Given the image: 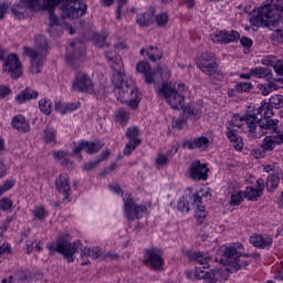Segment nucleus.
<instances>
[{
  "label": "nucleus",
  "instance_id": "nucleus-1",
  "mask_svg": "<svg viewBox=\"0 0 283 283\" xmlns=\"http://www.w3.org/2000/svg\"><path fill=\"white\" fill-rule=\"evenodd\" d=\"M106 59L113 70L112 83L115 85L117 101L126 103L127 105H130V107H138V103H140V94H138V90L135 85L129 84V82L125 80L123 57L114 54L112 51H107Z\"/></svg>",
  "mask_w": 283,
  "mask_h": 283
},
{
  "label": "nucleus",
  "instance_id": "nucleus-2",
  "mask_svg": "<svg viewBox=\"0 0 283 283\" xmlns=\"http://www.w3.org/2000/svg\"><path fill=\"white\" fill-rule=\"evenodd\" d=\"M217 255H220V262L223 266H229L228 271L231 273H238L240 269L249 266V261L244 258H260V253L247 254L244 253V245L242 243H231L230 245L217 251Z\"/></svg>",
  "mask_w": 283,
  "mask_h": 283
},
{
  "label": "nucleus",
  "instance_id": "nucleus-3",
  "mask_svg": "<svg viewBox=\"0 0 283 283\" xmlns=\"http://www.w3.org/2000/svg\"><path fill=\"white\" fill-rule=\"evenodd\" d=\"M283 17V1L268 0L258 10V13L250 17V25L253 28H271L280 22Z\"/></svg>",
  "mask_w": 283,
  "mask_h": 283
},
{
  "label": "nucleus",
  "instance_id": "nucleus-4",
  "mask_svg": "<svg viewBox=\"0 0 283 283\" xmlns=\"http://www.w3.org/2000/svg\"><path fill=\"white\" fill-rule=\"evenodd\" d=\"M248 125H250L249 138H262V136H266L269 134H276L280 132V120L263 117L258 118V116H249Z\"/></svg>",
  "mask_w": 283,
  "mask_h": 283
},
{
  "label": "nucleus",
  "instance_id": "nucleus-5",
  "mask_svg": "<svg viewBox=\"0 0 283 283\" xmlns=\"http://www.w3.org/2000/svg\"><path fill=\"white\" fill-rule=\"evenodd\" d=\"M22 54L30 59V73L41 74L43 61H45V56H48V39L43 35L38 36L36 48L24 46Z\"/></svg>",
  "mask_w": 283,
  "mask_h": 283
},
{
  "label": "nucleus",
  "instance_id": "nucleus-6",
  "mask_svg": "<svg viewBox=\"0 0 283 283\" xmlns=\"http://www.w3.org/2000/svg\"><path fill=\"white\" fill-rule=\"evenodd\" d=\"M188 90L185 84H171L164 82L158 90V96L164 98L172 109H180L185 105V96Z\"/></svg>",
  "mask_w": 283,
  "mask_h": 283
},
{
  "label": "nucleus",
  "instance_id": "nucleus-7",
  "mask_svg": "<svg viewBox=\"0 0 283 283\" xmlns=\"http://www.w3.org/2000/svg\"><path fill=\"white\" fill-rule=\"evenodd\" d=\"M44 3L48 8H54V6L62 3V19H78L87 12V6L81 0H44Z\"/></svg>",
  "mask_w": 283,
  "mask_h": 283
},
{
  "label": "nucleus",
  "instance_id": "nucleus-8",
  "mask_svg": "<svg viewBox=\"0 0 283 283\" xmlns=\"http://www.w3.org/2000/svg\"><path fill=\"white\" fill-rule=\"evenodd\" d=\"M81 247V241L70 242L67 240V234L65 237H59L55 243H51L48 245L50 253H60L67 260V262H74L75 253Z\"/></svg>",
  "mask_w": 283,
  "mask_h": 283
},
{
  "label": "nucleus",
  "instance_id": "nucleus-9",
  "mask_svg": "<svg viewBox=\"0 0 283 283\" xmlns=\"http://www.w3.org/2000/svg\"><path fill=\"white\" fill-rule=\"evenodd\" d=\"M124 199V216L127 218L128 222H134L147 213V207L143 205H137L132 198V195H126Z\"/></svg>",
  "mask_w": 283,
  "mask_h": 283
},
{
  "label": "nucleus",
  "instance_id": "nucleus-10",
  "mask_svg": "<svg viewBox=\"0 0 283 283\" xmlns=\"http://www.w3.org/2000/svg\"><path fill=\"white\" fill-rule=\"evenodd\" d=\"M85 54V45L78 41L71 42L66 48V61L71 64V67L78 70L81 66L82 55Z\"/></svg>",
  "mask_w": 283,
  "mask_h": 283
},
{
  "label": "nucleus",
  "instance_id": "nucleus-11",
  "mask_svg": "<svg viewBox=\"0 0 283 283\" xmlns=\"http://www.w3.org/2000/svg\"><path fill=\"white\" fill-rule=\"evenodd\" d=\"M42 4H41V0H22L23 3L27 4V8H29L30 10H48L49 11V28H52L54 25H61V23L59 22V18L56 17V14H54V8H56L57 6L54 7H46L45 6V0H42Z\"/></svg>",
  "mask_w": 283,
  "mask_h": 283
},
{
  "label": "nucleus",
  "instance_id": "nucleus-12",
  "mask_svg": "<svg viewBox=\"0 0 283 283\" xmlns=\"http://www.w3.org/2000/svg\"><path fill=\"white\" fill-rule=\"evenodd\" d=\"M21 60L17 54H9L4 60L3 72H8L11 78H20L23 74Z\"/></svg>",
  "mask_w": 283,
  "mask_h": 283
},
{
  "label": "nucleus",
  "instance_id": "nucleus-13",
  "mask_svg": "<svg viewBox=\"0 0 283 283\" xmlns=\"http://www.w3.org/2000/svg\"><path fill=\"white\" fill-rule=\"evenodd\" d=\"M73 92H84L85 94H92L94 92V84L90 76L85 73H77L75 81L72 85Z\"/></svg>",
  "mask_w": 283,
  "mask_h": 283
},
{
  "label": "nucleus",
  "instance_id": "nucleus-14",
  "mask_svg": "<svg viewBox=\"0 0 283 283\" xmlns=\"http://www.w3.org/2000/svg\"><path fill=\"white\" fill-rule=\"evenodd\" d=\"M188 174L191 180L200 182V180L209 178V168H207L206 164H201L200 160H195L190 164Z\"/></svg>",
  "mask_w": 283,
  "mask_h": 283
},
{
  "label": "nucleus",
  "instance_id": "nucleus-15",
  "mask_svg": "<svg viewBox=\"0 0 283 283\" xmlns=\"http://www.w3.org/2000/svg\"><path fill=\"white\" fill-rule=\"evenodd\" d=\"M146 263L150 264L154 271H163V255L160 249L150 248L145 251Z\"/></svg>",
  "mask_w": 283,
  "mask_h": 283
},
{
  "label": "nucleus",
  "instance_id": "nucleus-16",
  "mask_svg": "<svg viewBox=\"0 0 283 283\" xmlns=\"http://www.w3.org/2000/svg\"><path fill=\"white\" fill-rule=\"evenodd\" d=\"M211 198V192L207 191L206 195L202 192H196L192 195L193 205L196 207L197 212V220L198 222H202L205 218H207V212L205 211V205H202V198Z\"/></svg>",
  "mask_w": 283,
  "mask_h": 283
},
{
  "label": "nucleus",
  "instance_id": "nucleus-17",
  "mask_svg": "<svg viewBox=\"0 0 283 283\" xmlns=\"http://www.w3.org/2000/svg\"><path fill=\"white\" fill-rule=\"evenodd\" d=\"M197 65L203 74L207 76H212L213 74V53L207 51L202 53L200 61L197 62Z\"/></svg>",
  "mask_w": 283,
  "mask_h": 283
},
{
  "label": "nucleus",
  "instance_id": "nucleus-18",
  "mask_svg": "<svg viewBox=\"0 0 283 283\" xmlns=\"http://www.w3.org/2000/svg\"><path fill=\"white\" fill-rule=\"evenodd\" d=\"M81 149H84L86 154H96L103 149V144L101 142H90L83 140L78 146L73 149V154L78 155L81 154Z\"/></svg>",
  "mask_w": 283,
  "mask_h": 283
},
{
  "label": "nucleus",
  "instance_id": "nucleus-19",
  "mask_svg": "<svg viewBox=\"0 0 283 283\" xmlns=\"http://www.w3.org/2000/svg\"><path fill=\"white\" fill-rule=\"evenodd\" d=\"M240 39V33L238 31H231L230 33L227 31H217L214 33V43H222L227 45V43H233Z\"/></svg>",
  "mask_w": 283,
  "mask_h": 283
},
{
  "label": "nucleus",
  "instance_id": "nucleus-20",
  "mask_svg": "<svg viewBox=\"0 0 283 283\" xmlns=\"http://www.w3.org/2000/svg\"><path fill=\"white\" fill-rule=\"evenodd\" d=\"M250 244L258 249H269L273 244V239L269 234H253L250 237Z\"/></svg>",
  "mask_w": 283,
  "mask_h": 283
},
{
  "label": "nucleus",
  "instance_id": "nucleus-21",
  "mask_svg": "<svg viewBox=\"0 0 283 283\" xmlns=\"http://www.w3.org/2000/svg\"><path fill=\"white\" fill-rule=\"evenodd\" d=\"M171 76V71L167 65H159L156 71L153 73V83L158 85L159 83H165L169 81Z\"/></svg>",
  "mask_w": 283,
  "mask_h": 283
},
{
  "label": "nucleus",
  "instance_id": "nucleus-22",
  "mask_svg": "<svg viewBox=\"0 0 283 283\" xmlns=\"http://www.w3.org/2000/svg\"><path fill=\"white\" fill-rule=\"evenodd\" d=\"M55 187L60 193L64 196L65 199L70 198V178L66 174H61L55 179Z\"/></svg>",
  "mask_w": 283,
  "mask_h": 283
},
{
  "label": "nucleus",
  "instance_id": "nucleus-23",
  "mask_svg": "<svg viewBox=\"0 0 283 283\" xmlns=\"http://www.w3.org/2000/svg\"><path fill=\"white\" fill-rule=\"evenodd\" d=\"M184 149H207L209 147V138L197 137L182 143Z\"/></svg>",
  "mask_w": 283,
  "mask_h": 283
},
{
  "label": "nucleus",
  "instance_id": "nucleus-24",
  "mask_svg": "<svg viewBox=\"0 0 283 283\" xmlns=\"http://www.w3.org/2000/svg\"><path fill=\"white\" fill-rule=\"evenodd\" d=\"M187 255L190 262H198L203 269H209V266H211L209 264V262H211V256L203 254L202 252L188 251Z\"/></svg>",
  "mask_w": 283,
  "mask_h": 283
},
{
  "label": "nucleus",
  "instance_id": "nucleus-25",
  "mask_svg": "<svg viewBox=\"0 0 283 283\" xmlns=\"http://www.w3.org/2000/svg\"><path fill=\"white\" fill-rule=\"evenodd\" d=\"M202 275L198 272H193L191 270L186 271V277L188 280H203L205 283H213V270L210 271H201Z\"/></svg>",
  "mask_w": 283,
  "mask_h": 283
},
{
  "label": "nucleus",
  "instance_id": "nucleus-26",
  "mask_svg": "<svg viewBox=\"0 0 283 283\" xmlns=\"http://www.w3.org/2000/svg\"><path fill=\"white\" fill-rule=\"evenodd\" d=\"M13 129L20 132L21 134H28L30 130V122L23 117V115H17L12 118L11 123Z\"/></svg>",
  "mask_w": 283,
  "mask_h": 283
},
{
  "label": "nucleus",
  "instance_id": "nucleus-27",
  "mask_svg": "<svg viewBox=\"0 0 283 283\" xmlns=\"http://www.w3.org/2000/svg\"><path fill=\"white\" fill-rule=\"evenodd\" d=\"M136 70L139 74L144 75L145 83H147V85H151V83H154V72H151V66L148 62H139L136 65Z\"/></svg>",
  "mask_w": 283,
  "mask_h": 283
},
{
  "label": "nucleus",
  "instance_id": "nucleus-28",
  "mask_svg": "<svg viewBox=\"0 0 283 283\" xmlns=\"http://www.w3.org/2000/svg\"><path fill=\"white\" fill-rule=\"evenodd\" d=\"M38 97H39V92L28 87L18 94V96L15 97V101L19 105H21L23 103H28V101H32Z\"/></svg>",
  "mask_w": 283,
  "mask_h": 283
},
{
  "label": "nucleus",
  "instance_id": "nucleus-29",
  "mask_svg": "<svg viewBox=\"0 0 283 283\" xmlns=\"http://www.w3.org/2000/svg\"><path fill=\"white\" fill-rule=\"evenodd\" d=\"M249 116H254L253 114H248L244 116L234 115L233 118L229 120L230 127H244L247 125L248 127V136L249 132H251V126L249 125Z\"/></svg>",
  "mask_w": 283,
  "mask_h": 283
},
{
  "label": "nucleus",
  "instance_id": "nucleus-30",
  "mask_svg": "<svg viewBox=\"0 0 283 283\" xmlns=\"http://www.w3.org/2000/svg\"><path fill=\"white\" fill-rule=\"evenodd\" d=\"M251 76L254 78H264L265 81H273V72L262 66L250 70Z\"/></svg>",
  "mask_w": 283,
  "mask_h": 283
},
{
  "label": "nucleus",
  "instance_id": "nucleus-31",
  "mask_svg": "<svg viewBox=\"0 0 283 283\" xmlns=\"http://www.w3.org/2000/svg\"><path fill=\"white\" fill-rule=\"evenodd\" d=\"M276 145H282V139H280L277 136H266L263 142L261 143V147L264 149V151H273L275 149Z\"/></svg>",
  "mask_w": 283,
  "mask_h": 283
},
{
  "label": "nucleus",
  "instance_id": "nucleus-32",
  "mask_svg": "<svg viewBox=\"0 0 283 283\" xmlns=\"http://www.w3.org/2000/svg\"><path fill=\"white\" fill-rule=\"evenodd\" d=\"M101 255H103V250L98 247L95 248H83L81 250V258L85 259V258H92L93 260H98V258H101Z\"/></svg>",
  "mask_w": 283,
  "mask_h": 283
},
{
  "label": "nucleus",
  "instance_id": "nucleus-33",
  "mask_svg": "<svg viewBox=\"0 0 283 283\" xmlns=\"http://www.w3.org/2000/svg\"><path fill=\"white\" fill-rule=\"evenodd\" d=\"M108 156H109V149L103 150L96 160L85 164L83 167V170L92 171V169H94V167H98V165H101V163H103V160H107Z\"/></svg>",
  "mask_w": 283,
  "mask_h": 283
},
{
  "label": "nucleus",
  "instance_id": "nucleus-34",
  "mask_svg": "<svg viewBox=\"0 0 283 283\" xmlns=\"http://www.w3.org/2000/svg\"><path fill=\"white\" fill-rule=\"evenodd\" d=\"M227 138L230 140V143H233V147L237 151H242L244 144L242 143V137L235 134V130H229L227 133Z\"/></svg>",
  "mask_w": 283,
  "mask_h": 283
},
{
  "label": "nucleus",
  "instance_id": "nucleus-35",
  "mask_svg": "<svg viewBox=\"0 0 283 283\" xmlns=\"http://www.w3.org/2000/svg\"><path fill=\"white\" fill-rule=\"evenodd\" d=\"M154 14L151 13H142L136 17V21L140 28H147L148 25H151L154 23Z\"/></svg>",
  "mask_w": 283,
  "mask_h": 283
},
{
  "label": "nucleus",
  "instance_id": "nucleus-36",
  "mask_svg": "<svg viewBox=\"0 0 283 283\" xmlns=\"http://www.w3.org/2000/svg\"><path fill=\"white\" fill-rule=\"evenodd\" d=\"M279 185H280V177H277L276 175H270L268 177L265 187L270 193H273V191L277 189Z\"/></svg>",
  "mask_w": 283,
  "mask_h": 283
},
{
  "label": "nucleus",
  "instance_id": "nucleus-37",
  "mask_svg": "<svg viewBox=\"0 0 283 283\" xmlns=\"http://www.w3.org/2000/svg\"><path fill=\"white\" fill-rule=\"evenodd\" d=\"M245 195V198H248V200L255 202V200H258V198L262 197V191L259 190L258 188H253V187H247L245 191H243Z\"/></svg>",
  "mask_w": 283,
  "mask_h": 283
},
{
  "label": "nucleus",
  "instance_id": "nucleus-38",
  "mask_svg": "<svg viewBox=\"0 0 283 283\" xmlns=\"http://www.w3.org/2000/svg\"><path fill=\"white\" fill-rule=\"evenodd\" d=\"M258 87L263 96H269L273 90H277V86L273 80L268 81V84H258Z\"/></svg>",
  "mask_w": 283,
  "mask_h": 283
},
{
  "label": "nucleus",
  "instance_id": "nucleus-39",
  "mask_svg": "<svg viewBox=\"0 0 283 283\" xmlns=\"http://www.w3.org/2000/svg\"><path fill=\"white\" fill-rule=\"evenodd\" d=\"M39 108L42 114L50 116L52 114V101L43 98L39 101Z\"/></svg>",
  "mask_w": 283,
  "mask_h": 283
},
{
  "label": "nucleus",
  "instance_id": "nucleus-40",
  "mask_svg": "<svg viewBox=\"0 0 283 283\" xmlns=\"http://www.w3.org/2000/svg\"><path fill=\"white\" fill-rule=\"evenodd\" d=\"M184 114L192 120L200 118V109L196 108V106H186Z\"/></svg>",
  "mask_w": 283,
  "mask_h": 283
},
{
  "label": "nucleus",
  "instance_id": "nucleus-41",
  "mask_svg": "<svg viewBox=\"0 0 283 283\" xmlns=\"http://www.w3.org/2000/svg\"><path fill=\"white\" fill-rule=\"evenodd\" d=\"M138 145H140V139H129V142L126 144L124 148V156H130L132 151H134V149H136Z\"/></svg>",
  "mask_w": 283,
  "mask_h": 283
},
{
  "label": "nucleus",
  "instance_id": "nucleus-42",
  "mask_svg": "<svg viewBox=\"0 0 283 283\" xmlns=\"http://www.w3.org/2000/svg\"><path fill=\"white\" fill-rule=\"evenodd\" d=\"M244 198H247V195L244 193V191H237L234 193H231L230 205L232 207H235L240 205L244 200Z\"/></svg>",
  "mask_w": 283,
  "mask_h": 283
},
{
  "label": "nucleus",
  "instance_id": "nucleus-43",
  "mask_svg": "<svg viewBox=\"0 0 283 283\" xmlns=\"http://www.w3.org/2000/svg\"><path fill=\"white\" fill-rule=\"evenodd\" d=\"M269 103L274 109H282L283 107V95H273L270 97Z\"/></svg>",
  "mask_w": 283,
  "mask_h": 283
},
{
  "label": "nucleus",
  "instance_id": "nucleus-44",
  "mask_svg": "<svg viewBox=\"0 0 283 283\" xmlns=\"http://www.w3.org/2000/svg\"><path fill=\"white\" fill-rule=\"evenodd\" d=\"M146 54L149 61H153V63H156L158 59L163 57V55L158 52V48H155V46H149Z\"/></svg>",
  "mask_w": 283,
  "mask_h": 283
},
{
  "label": "nucleus",
  "instance_id": "nucleus-45",
  "mask_svg": "<svg viewBox=\"0 0 283 283\" xmlns=\"http://www.w3.org/2000/svg\"><path fill=\"white\" fill-rule=\"evenodd\" d=\"M177 209L178 211H181V213H189V201H187L185 197L179 198Z\"/></svg>",
  "mask_w": 283,
  "mask_h": 283
},
{
  "label": "nucleus",
  "instance_id": "nucleus-46",
  "mask_svg": "<svg viewBox=\"0 0 283 283\" xmlns=\"http://www.w3.org/2000/svg\"><path fill=\"white\" fill-rule=\"evenodd\" d=\"M185 125H187V118L185 117V115L179 116L177 118L176 117L172 118V127L175 129H182Z\"/></svg>",
  "mask_w": 283,
  "mask_h": 283
},
{
  "label": "nucleus",
  "instance_id": "nucleus-47",
  "mask_svg": "<svg viewBox=\"0 0 283 283\" xmlns=\"http://www.w3.org/2000/svg\"><path fill=\"white\" fill-rule=\"evenodd\" d=\"M262 65H266L268 67H275V63H277V57L274 55H265L261 60Z\"/></svg>",
  "mask_w": 283,
  "mask_h": 283
},
{
  "label": "nucleus",
  "instance_id": "nucleus-48",
  "mask_svg": "<svg viewBox=\"0 0 283 283\" xmlns=\"http://www.w3.org/2000/svg\"><path fill=\"white\" fill-rule=\"evenodd\" d=\"M115 116L117 119L120 120L122 124L127 123V119L129 118V113L125 111L124 108H119L116 111Z\"/></svg>",
  "mask_w": 283,
  "mask_h": 283
},
{
  "label": "nucleus",
  "instance_id": "nucleus-49",
  "mask_svg": "<svg viewBox=\"0 0 283 283\" xmlns=\"http://www.w3.org/2000/svg\"><path fill=\"white\" fill-rule=\"evenodd\" d=\"M251 90H253V85L251 83H238L235 85V91L239 94H242L244 92H251Z\"/></svg>",
  "mask_w": 283,
  "mask_h": 283
},
{
  "label": "nucleus",
  "instance_id": "nucleus-50",
  "mask_svg": "<svg viewBox=\"0 0 283 283\" xmlns=\"http://www.w3.org/2000/svg\"><path fill=\"white\" fill-rule=\"evenodd\" d=\"M48 32L51 36H61V34H63V27H61V24L49 27Z\"/></svg>",
  "mask_w": 283,
  "mask_h": 283
},
{
  "label": "nucleus",
  "instance_id": "nucleus-51",
  "mask_svg": "<svg viewBox=\"0 0 283 283\" xmlns=\"http://www.w3.org/2000/svg\"><path fill=\"white\" fill-rule=\"evenodd\" d=\"M169 158L164 155V154H159L156 158V167L157 169H163V167L167 166Z\"/></svg>",
  "mask_w": 283,
  "mask_h": 283
},
{
  "label": "nucleus",
  "instance_id": "nucleus-52",
  "mask_svg": "<svg viewBox=\"0 0 283 283\" xmlns=\"http://www.w3.org/2000/svg\"><path fill=\"white\" fill-rule=\"evenodd\" d=\"M56 138V133L52 128H46L44 130V140L45 143H54Z\"/></svg>",
  "mask_w": 283,
  "mask_h": 283
},
{
  "label": "nucleus",
  "instance_id": "nucleus-53",
  "mask_svg": "<svg viewBox=\"0 0 283 283\" xmlns=\"http://www.w3.org/2000/svg\"><path fill=\"white\" fill-rule=\"evenodd\" d=\"M1 211H10L12 209V200L10 198H3L0 200Z\"/></svg>",
  "mask_w": 283,
  "mask_h": 283
},
{
  "label": "nucleus",
  "instance_id": "nucleus-54",
  "mask_svg": "<svg viewBox=\"0 0 283 283\" xmlns=\"http://www.w3.org/2000/svg\"><path fill=\"white\" fill-rule=\"evenodd\" d=\"M157 25H167L168 21H169V17L167 15V13H160L156 15L155 19Z\"/></svg>",
  "mask_w": 283,
  "mask_h": 283
},
{
  "label": "nucleus",
  "instance_id": "nucleus-55",
  "mask_svg": "<svg viewBox=\"0 0 283 283\" xmlns=\"http://www.w3.org/2000/svg\"><path fill=\"white\" fill-rule=\"evenodd\" d=\"M139 130L138 127H129L126 130L127 138H130V140L137 139L136 136H138Z\"/></svg>",
  "mask_w": 283,
  "mask_h": 283
},
{
  "label": "nucleus",
  "instance_id": "nucleus-56",
  "mask_svg": "<svg viewBox=\"0 0 283 283\" xmlns=\"http://www.w3.org/2000/svg\"><path fill=\"white\" fill-rule=\"evenodd\" d=\"M252 156H254V158L260 159V158H264L266 156V151L265 149L261 146L260 148H255L252 150Z\"/></svg>",
  "mask_w": 283,
  "mask_h": 283
},
{
  "label": "nucleus",
  "instance_id": "nucleus-57",
  "mask_svg": "<svg viewBox=\"0 0 283 283\" xmlns=\"http://www.w3.org/2000/svg\"><path fill=\"white\" fill-rule=\"evenodd\" d=\"M107 40V35L105 33L96 35V45L97 48H105V41Z\"/></svg>",
  "mask_w": 283,
  "mask_h": 283
},
{
  "label": "nucleus",
  "instance_id": "nucleus-58",
  "mask_svg": "<svg viewBox=\"0 0 283 283\" xmlns=\"http://www.w3.org/2000/svg\"><path fill=\"white\" fill-rule=\"evenodd\" d=\"M33 216L36 220H43V218H45V210L43 208H35L33 210Z\"/></svg>",
  "mask_w": 283,
  "mask_h": 283
},
{
  "label": "nucleus",
  "instance_id": "nucleus-59",
  "mask_svg": "<svg viewBox=\"0 0 283 283\" xmlns=\"http://www.w3.org/2000/svg\"><path fill=\"white\" fill-rule=\"evenodd\" d=\"M13 187H14V181H6L0 188V193H6V191H10V189Z\"/></svg>",
  "mask_w": 283,
  "mask_h": 283
},
{
  "label": "nucleus",
  "instance_id": "nucleus-60",
  "mask_svg": "<svg viewBox=\"0 0 283 283\" xmlns=\"http://www.w3.org/2000/svg\"><path fill=\"white\" fill-rule=\"evenodd\" d=\"M272 38L276 39V41H283V27L274 30Z\"/></svg>",
  "mask_w": 283,
  "mask_h": 283
},
{
  "label": "nucleus",
  "instance_id": "nucleus-61",
  "mask_svg": "<svg viewBox=\"0 0 283 283\" xmlns=\"http://www.w3.org/2000/svg\"><path fill=\"white\" fill-rule=\"evenodd\" d=\"M274 71L280 76H283V61L276 60V63L274 64Z\"/></svg>",
  "mask_w": 283,
  "mask_h": 283
},
{
  "label": "nucleus",
  "instance_id": "nucleus-62",
  "mask_svg": "<svg viewBox=\"0 0 283 283\" xmlns=\"http://www.w3.org/2000/svg\"><path fill=\"white\" fill-rule=\"evenodd\" d=\"M240 43H241V45H243V48H251L253 45V40H251L248 36H242L240 39Z\"/></svg>",
  "mask_w": 283,
  "mask_h": 283
},
{
  "label": "nucleus",
  "instance_id": "nucleus-63",
  "mask_svg": "<svg viewBox=\"0 0 283 283\" xmlns=\"http://www.w3.org/2000/svg\"><path fill=\"white\" fill-rule=\"evenodd\" d=\"M10 253V245L8 243H2L0 245V255H9Z\"/></svg>",
  "mask_w": 283,
  "mask_h": 283
},
{
  "label": "nucleus",
  "instance_id": "nucleus-64",
  "mask_svg": "<svg viewBox=\"0 0 283 283\" xmlns=\"http://www.w3.org/2000/svg\"><path fill=\"white\" fill-rule=\"evenodd\" d=\"M10 87L8 86H0V98H6L10 94Z\"/></svg>",
  "mask_w": 283,
  "mask_h": 283
}]
</instances>
